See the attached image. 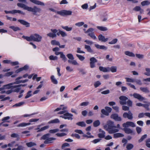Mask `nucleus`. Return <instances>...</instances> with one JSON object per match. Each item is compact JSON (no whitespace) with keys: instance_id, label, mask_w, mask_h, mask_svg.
Returning <instances> with one entry per match:
<instances>
[{"instance_id":"nucleus-54","label":"nucleus","mask_w":150,"mask_h":150,"mask_svg":"<svg viewBox=\"0 0 150 150\" xmlns=\"http://www.w3.org/2000/svg\"><path fill=\"white\" fill-rule=\"evenodd\" d=\"M94 30V29L92 28H90L88 29V30L85 32L86 33L88 34H91V32H93Z\"/></svg>"},{"instance_id":"nucleus-25","label":"nucleus","mask_w":150,"mask_h":150,"mask_svg":"<svg viewBox=\"0 0 150 150\" xmlns=\"http://www.w3.org/2000/svg\"><path fill=\"white\" fill-rule=\"evenodd\" d=\"M50 79L52 82L53 83L55 84H57L58 83V81L54 75H52L50 77Z\"/></svg>"},{"instance_id":"nucleus-28","label":"nucleus","mask_w":150,"mask_h":150,"mask_svg":"<svg viewBox=\"0 0 150 150\" xmlns=\"http://www.w3.org/2000/svg\"><path fill=\"white\" fill-rule=\"evenodd\" d=\"M124 135L121 133H116L114 134L113 137L114 138L122 137H124Z\"/></svg>"},{"instance_id":"nucleus-49","label":"nucleus","mask_w":150,"mask_h":150,"mask_svg":"<svg viewBox=\"0 0 150 150\" xmlns=\"http://www.w3.org/2000/svg\"><path fill=\"white\" fill-rule=\"evenodd\" d=\"M147 135L146 134L144 135L139 140L138 142L139 143L142 142L147 137Z\"/></svg>"},{"instance_id":"nucleus-56","label":"nucleus","mask_w":150,"mask_h":150,"mask_svg":"<svg viewBox=\"0 0 150 150\" xmlns=\"http://www.w3.org/2000/svg\"><path fill=\"white\" fill-rule=\"evenodd\" d=\"M59 33H60L62 37H65L67 35V34L65 32L61 30H59Z\"/></svg>"},{"instance_id":"nucleus-16","label":"nucleus","mask_w":150,"mask_h":150,"mask_svg":"<svg viewBox=\"0 0 150 150\" xmlns=\"http://www.w3.org/2000/svg\"><path fill=\"white\" fill-rule=\"evenodd\" d=\"M98 39L99 40L103 42H106L108 40V38H105V37L101 34H100L98 36Z\"/></svg>"},{"instance_id":"nucleus-14","label":"nucleus","mask_w":150,"mask_h":150,"mask_svg":"<svg viewBox=\"0 0 150 150\" xmlns=\"http://www.w3.org/2000/svg\"><path fill=\"white\" fill-rule=\"evenodd\" d=\"M84 48L88 52L93 54H94V50L91 48L89 45H85Z\"/></svg>"},{"instance_id":"nucleus-62","label":"nucleus","mask_w":150,"mask_h":150,"mask_svg":"<svg viewBox=\"0 0 150 150\" xmlns=\"http://www.w3.org/2000/svg\"><path fill=\"white\" fill-rule=\"evenodd\" d=\"M31 92L32 91H28L27 93V95L25 97V98L27 99L30 97L32 96Z\"/></svg>"},{"instance_id":"nucleus-45","label":"nucleus","mask_w":150,"mask_h":150,"mask_svg":"<svg viewBox=\"0 0 150 150\" xmlns=\"http://www.w3.org/2000/svg\"><path fill=\"white\" fill-rule=\"evenodd\" d=\"M145 70L146 72L144 73V74L148 76H150V69L149 68H146Z\"/></svg>"},{"instance_id":"nucleus-13","label":"nucleus","mask_w":150,"mask_h":150,"mask_svg":"<svg viewBox=\"0 0 150 150\" xmlns=\"http://www.w3.org/2000/svg\"><path fill=\"white\" fill-rule=\"evenodd\" d=\"M30 1L36 5L41 6H44L45 5V4L43 2L38 0H30Z\"/></svg>"},{"instance_id":"nucleus-58","label":"nucleus","mask_w":150,"mask_h":150,"mask_svg":"<svg viewBox=\"0 0 150 150\" xmlns=\"http://www.w3.org/2000/svg\"><path fill=\"white\" fill-rule=\"evenodd\" d=\"M76 56L81 61H83L85 59V57L81 55L76 54Z\"/></svg>"},{"instance_id":"nucleus-8","label":"nucleus","mask_w":150,"mask_h":150,"mask_svg":"<svg viewBox=\"0 0 150 150\" xmlns=\"http://www.w3.org/2000/svg\"><path fill=\"white\" fill-rule=\"evenodd\" d=\"M90 67L93 68L95 67V63L97 62V60L94 57H92L90 59Z\"/></svg>"},{"instance_id":"nucleus-36","label":"nucleus","mask_w":150,"mask_h":150,"mask_svg":"<svg viewBox=\"0 0 150 150\" xmlns=\"http://www.w3.org/2000/svg\"><path fill=\"white\" fill-rule=\"evenodd\" d=\"M62 28L66 30L67 31H71L72 29V27H69L68 26H62Z\"/></svg>"},{"instance_id":"nucleus-22","label":"nucleus","mask_w":150,"mask_h":150,"mask_svg":"<svg viewBox=\"0 0 150 150\" xmlns=\"http://www.w3.org/2000/svg\"><path fill=\"white\" fill-rule=\"evenodd\" d=\"M99 70L103 72H108L109 71V67H99Z\"/></svg>"},{"instance_id":"nucleus-27","label":"nucleus","mask_w":150,"mask_h":150,"mask_svg":"<svg viewBox=\"0 0 150 150\" xmlns=\"http://www.w3.org/2000/svg\"><path fill=\"white\" fill-rule=\"evenodd\" d=\"M125 54L127 56L131 57H134L135 54L129 51H126L125 52Z\"/></svg>"},{"instance_id":"nucleus-41","label":"nucleus","mask_w":150,"mask_h":150,"mask_svg":"<svg viewBox=\"0 0 150 150\" xmlns=\"http://www.w3.org/2000/svg\"><path fill=\"white\" fill-rule=\"evenodd\" d=\"M101 112L105 116H108L109 115L108 112L105 109H102L101 110Z\"/></svg>"},{"instance_id":"nucleus-29","label":"nucleus","mask_w":150,"mask_h":150,"mask_svg":"<svg viewBox=\"0 0 150 150\" xmlns=\"http://www.w3.org/2000/svg\"><path fill=\"white\" fill-rule=\"evenodd\" d=\"M30 123H25V122H22L19 124L17 126L18 127H23L29 125H30Z\"/></svg>"},{"instance_id":"nucleus-1","label":"nucleus","mask_w":150,"mask_h":150,"mask_svg":"<svg viewBox=\"0 0 150 150\" xmlns=\"http://www.w3.org/2000/svg\"><path fill=\"white\" fill-rule=\"evenodd\" d=\"M104 128L110 134H113L119 132V129H115V126L114 122L111 120L107 121V124L104 126Z\"/></svg>"},{"instance_id":"nucleus-37","label":"nucleus","mask_w":150,"mask_h":150,"mask_svg":"<svg viewBox=\"0 0 150 150\" xmlns=\"http://www.w3.org/2000/svg\"><path fill=\"white\" fill-rule=\"evenodd\" d=\"M28 79H25L23 80H19V81H16V82H14V84H18L20 83H25L28 81Z\"/></svg>"},{"instance_id":"nucleus-40","label":"nucleus","mask_w":150,"mask_h":150,"mask_svg":"<svg viewBox=\"0 0 150 150\" xmlns=\"http://www.w3.org/2000/svg\"><path fill=\"white\" fill-rule=\"evenodd\" d=\"M51 43L53 45H60L59 42L54 40H52Z\"/></svg>"},{"instance_id":"nucleus-35","label":"nucleus","mask_w":150,"mask_h":150,"mask_svg":"<svg viewBox=\"0 0 150 150\" xmlns=\"http://www.w3.org/2000/svg\"><path fill=\"white\" fill-rule=\"evenodd\" d=\"M97 28L98 29L102 31H105L108 30V29L106 27L103 26H97Z\"/></svg>"},{"instance_id":"nucleus-46","label":"nucleus","mask_w":150,"mask_h":150,"mask_svg":"<svg viewBox=\"0 0 150 150\" xmlns=\"http://www.w3.org/2000/svg\"><path fill=\"white\" fill-rule=\"evenodd\" d=\"M25 104L24 102H22L18 103H16L13 106V107L20 106Z\"/></svg>"},{"instance_id":"nucleus-17","label":"nucleus","mask_w":150,"mask_h":150,"mask_svg":"<svg viewBox=\"0 0 150 150\" xmlns=\"http://www.w3.org/2000/svg\"><path fill=\"white\" fill-rule=\"evenodd\" d=\"M18 21L22 24L25 25L26 27L30 26V23L27 22L23 20H18Z\"/></svg>"},{"instance_id":"nucleus-15","label":"nucleus","mask_w":150,"mask_h":150,"mask_svg":"<svg viewBox=\"0 0 150 150\" xmlns=\"http://www.w3.org/2000/svg\"><path fill=\"white\" fill-rule=\"evenodd\" d=\"M99 131L100 132L98 134V137L100 138H104L105 136V132L102 130L101 129H99Z\"/></svg>"},{"instance_id":"nucleus-47","label":"nucleus","mask_w":150,"mask_h":150,"mask_svg":"<svg viewBox=\"0 0 150 150\" xmlns=\"http://www.w3.org/2000/svg\"><path fill=\"white\" fill-rule=\"evenodd\" d=\"M88 35L93 39L95 40L97 38L96 36L94 34V33L93 32H91V34H88Z\"/></svg>"},{"instance_id":"nucleus-60","label":"nucleus","mask_w":150,"mask_h":150,"mask_svg":"<svg viewBox=\"0 0 150 150\" xmlns=\"http://www.w3.org/2000/svg\"><path fill=\"white\" fill-rule=\"evenodd\" d=\"M66 69L67 71L69 72H72L73 71V69L69 66H67L66 67Z\"/></svg>"},{"instance_id":"nucleus-10","label":"nucleus","mask_w":150,"mask_h":150,"mask_svg":"<svg viewBox=\"0 0 150 150\" xmlns=\"http://www.w3.org/2000/svg\"><path fill=\"white\" fill-rule=\"evenodd\" d=\"M123 127L125 128L131 127H134L135 126L134 123L132 122H127L125 123L122 124Z\"/></svg>"},{"instance_id":"nucleus-19","label":"nucleus","mask_w":150,"mask_h":150,"mask_svg":"<svg viewBox=\"0 0 150 150\" xmlns=\"http://www.w3.org/2000/svg\"><path fill=\"white\" fill-rule=\"evenodd\" d=\"M95 46L97 49H103L104 50H106L107 49V47L104 45H100L98 44H95Z\"/></svg>"},{"instance_id":"nucleus-23","label":"nucleus","mask_w":150,"mask_h":150,"mask_svg":"<svg viewBox=\"0 0 150 150\" xmlns=\"http://www.w3.org/2000/svg\"><path fill=\"white\" fill-rule=\"evenodd\" d=\"M14 84V83H9L8 84L6 85H4V87L5 89H9L11 88V87L12 85Z\"/></svg>"},{"instance_id":"nucleus-7","label":"nucleus","mask_w":150,"mask_h":150,"mask_svg":"<svg viewBox=\"0 0 150 150\" xmlns=\"http://www.w3.org/2000/svg\"><path fill=\"white\" fill-rule=\"evenodd\" d=\"M72 12L70 11L63 10L61 11L56 12V13L62 16L65 15H70L72 14Z\"/></svg>"},{"instance_id":"nucleus-3","label":"nucleus","mask_w":150,"mask_h":150,"mask_svg":"<svg viewBox=\"0 0 150 150\" xmlns=\"http://www.w3.org/2000/svg\"><path fill=\"white\" fill-rule=\"evenodd\" d=\"M22 38L29 42L33 41L37 42H40L42 39V36L37 33L32 35L29 37L23 35L22 36Z\"/></svg>"},{"instance_id":"nucleus-33","label":"nucleus","mask_w":150,"mask_h":150,"mask_svg":"<svg viewBox=\"0 0 150 150\" xmlns=\"http://www.w3.org/2000/svg\"><path fill=\"white\" fill-rule=\"evenodd\" d=\"M50 135L49 134H45L44 135L42 136L41 137V139H43V140H46L50 136Z\"/></svg>"},{"instance_id":"nucleus-61","label":"nucleus","mask_w":150,"mask_h":150,"mask_svg":"<svg viewBox=\"0 0 150 150\" xmlns=\"http://www.w3.org/2000/svg\"><path fill=\"white\" fill-rule=\"evenodd\" d=\"M84 23L83 22H79L75 23V25L76 26L78 27H81L84 25Z\"/></svg>"},{"instance_id":"nucleus-6","label":"nucleus","mask_w":150,"mask_h":150,"mask_svg":"<svg viewBox=\"0 0 150 150\" xmlns=\"http://www.w3.org/2000/svg\"><path fill=\"white\" fill-rule=\"evenodd\" d=\"M73 115L72 114L67 112L64 114L63 115L60 116V117L65 119H67L69 120H72L73 119Z\"/></svg>"},{"instance_id":"nucleus-64","label":"nucleus","mask_w":150,"mask_h":150,"mask_svg":"<svg viewBox=\"0 0 150 150\" xmlns=\"http://www.w3.org/2000/svg\"><path fill=\"white\" fill-rule=\"evenodd\" d=\"M23 149V147L22 146H19L17 148H13L12 150H22Z\"/></svg>"},{"instance_id":"nucleus-20","label":"nucleus","mask_w":150,"mask_h":150,"mask_svg":"<svg viewBox=\"0 0 150 150\" xmlns=\"http://www.w3.org/2000/svg\"><path fill=\"white\" fill-rule=\"evenodd\" d=\"M17 85L12 86L11 87V89L13 91V92H18L21 88L19 87H15Z\"/></svg>"},{"instance_id":"nucleus-11","label":"nucleus","mask_w":150,"mask_h":150,"mask_svg":"<svg viewBox=\"0 0 150 150\" xmlns=\"http://www.w3.org/2000/svg\"><path fill=\"white\" fill-rule=\"evenodd\" d=\"M133 96L134 98L137 99L140 101H142L145 99V98L140 95L137 93H134Z\"/></svg>"},{"instance_id":"nucleus-50","label":"nucleus","mask_w":150,"mask_h":150,"mask_svg":"<svg viewBox=\"0 0 150 150\" xmlns=\"http://www.w3.org/2000/svg\"><path fill=\"white\" fill-rule=\"evenodd\" d=\"M9 28L13 30L14 31H16L20 30V29L17 27H15L14 26H11L9 27Z\"/></svg>"},{"instance_id":"nucleus-9","label":"nucleus","mask_w":150,"mask_h":150,"mask_svg":"<svg viewBox=\"0 0 150 150\" xmlns=\"http://www.w3.org/2000/svg\"><path fill=\"white\" fill-rule=\"evenodd\" d=\"M132 113L130 111H129L128 113L125 112L123 115V117L125 118H127L129 120H131L133 118Z\"/></svg>"},{"instance_id":"nucleus-52","label":"nucleus","mask_w":150,"mask_h":150,"mask_svg":"<svg viewBox=\"0 0 150 150\" xmlns=\"http://www.w3.org/2000/svg\"><path fill=\"white\" fill-rule=\"evenodd\" d=\"M135 82H136V84L140 86H141L142 84L141 81L140 79H135Z\"/></svg>"},{"instance_id":"nucleus-59","label":"nucleus","mask_w":150,"mask_h":150,"mask_svg":"<svg viewBox=\"0 0 150 150\" xmlns=\"http://www.w3.org/2000/svg\"><path fill=\"white\" fill-rule=\"evenodd\" d=\"M134 147L133 145L131 144H128L126 146V148L127 149H130L133 148Z\"/></svg>"},{"instance_id":"nucleus-43","label":"nucleus","mask_w":150,"mask_h":150,"mask_svg":"<svg viewBox=\"0 0 150 150\" xmlns=\"http://www.w3.org/2000/svg\"><path fill=\"white\" fill-rule=\"evenodd\" d=\"M60 57L62 59V60H63L64 62H66L67 60V58L66 57L65 55L64 54L63 52L60 55Z\"/></svg>"},{"instance_id":"nucleus-26","label":"nucleus","mask_w":150,"mask_h":150,"mask_svg":"<svg viewBox=\"0 0 150 150\" xmlns=\"http://www.w3.org/2000/svg\"><path fill=\"white\" fill-rule=\"evenodd\" d=\"M123 130L125 131V133L127 134H131L133 132L132 130L131 129L127 127L123 129Z\"/></svg>"},{"instance_id":"nucleus-63","label":"nucleus","mask_w":150,"mask_h":150,"mask_svg":"<svg viewBox=\"0 0 150 150\" xmlns=\"http://www.w3.org/2000/svg\"><path fill=\"white\" fill-rule=\"evenodd\" d=\"M101 140V139H97L93 140L91 142H92L93 144H96L100 142Z\"/></svg>"},{"instance_id":"nucleus-53","label":"nucleus","mask_w":150,"mask_h":150,"mask_svg":"<svg viewBox=\"0 0 150 150\" xmlns=\"http://www.w3.org/2000/svg\"><path fill=\"white\" fill-rule=\"evenodd\" d=\"M126 81L128 82L133 83L135 82V79L132 78H126Z\"/></svg>"},{"instance_id":"nucleus-39","label":"nucleus","mask_w":150,"mask_h":150,"mask_svg":"<svg viewBox=\"0 0 150 150\" xmlns=\"http://www.w3.org/2000/svg\"><path fill=\"white\" fill-rule=\"evenodd\" d=\"M36 144L35 143L31 142H28L26 143V145L28 147H31L33 146H36Z\"/></svg>"},{"instance_id":"nucleus-38","label":"nucleus","mask_w":150,"mask_h":150,"mask_svg":"<svg viewBox=\"0 0 150 150\" xmlns=\"http://www.w3.org/2000/svg\"><path fill=\"white\" fill-rule=\"evenodd\" d=\"M59 122V120L58 119H55L53 120H51L49 121L48 122L49 124L57 123Z\"/></svg>"},{"instance_id":"nucleus-42","label":"nucleus","mask_w":150,"mask_h":150,"mask_svg":"<svg viewBox=\"0 0 150 150\" xmlns=\"http://www.w3.org/2000/svg\"><path fill=\"white\" fill-rule=\"evenodd\" d=\"M60 57L62 59V60H63L64 62H66L67 60V58L66 57L65 55L64 54L63 52L60 55Z\"/></svg>"},{"instance_id":"nucleus-31","label":"nucleus","mask_w":150,"mask_h":150,"mask_svg":"<svg viewBox=\"0 0 150 150\" xmlns=\"http://www.w3.org/2000/svg\"><path fill=\"white\" fill-rule=\"evenodd\" d=\"M76 125L81 127H85L86 126V124L85 122L83 121L78 122L76 123Z\"/></svg>"},{"instance_id":"nucleus-4","label":"nucleus","mask_w":150,"mask_h":150,"mask_svg":"<svg viewBox=\"0 0 150 150\" xmlns=\"http://www.w3.org/2000/svg\"><path fill=\"white\" fill-rule=\"evenodd\" d=\"M119 99L120 100V103L122 105H125L126 104L127 105L130 107H132V101L130 100H128V98L124 96H121L119 97Z\"/></svg>"},{"instance_id":"nucleus-55","label":"nucleus","mask_w":150,"mask_h":150,"mask_svg":"<svg viewBox=\"0 0 150 150\" xmlns=\"http://www.w3.org/2000/svg\"><path fill=\"white\" fill-rule=\"evenodd\" d=\"M47 35L50 37L53 38L56 37V34H53L52 33H50L47 34Z\"/></svg>"},{"instance_id":"nucleus-18","label":"nucleus","mask_w":150,"mask_h":150,"mask_svg":"<svg viewBox=\"0 0 150 150\" xmlns=\"http://www.w3.org/2000/svg\"><path fill=\"white\" fill-rule=\"evenodd\" d=\"M56 139L53 137L48 138L44 142L45 144H48L52 143V141L55 140Z\"/></svg>"},{"instance_id":"nucleus-44","label":"nucleus","mask_w":150,"mask_h":150,"mask_svg":"<svg viewBox=\"0 0 150 150\" xmlns=\"http://www.w3.org/2000/svg\"><path fill=\"white\" fill-rule=\"evenodd\" d=\"M49 127V126H45L41 128L40 129H39V130H38L37 131V132H40L44 130H46L47 129H48Z\"/></svg>"},{"instance_id":"nucleus-21","label":"nucleus","mask_w":150,"mask_h":150,"mask_svg":"<svg viewBox=\"0 0 150 150\" xmlns=\"http://www.w3.org/2000/svg\"><path fill=\"white\" fill-rule=\"evenodd\" d=\"M140 89L141 91L144 93H149L150 92L149 90L147 87H141L140 88Z\"/></svg>"},{"instance_id":"nucleus-34","label":"nucleus","mask_w":150,"mask_h":150,"mask_svg":"<svg viewBox=\"0 0 150 150\" xmlns=\"http://www.w3.org/2000/svg\"><path fill=\"white\" fill-rule=\"evenodd\" d=\"M100 124V122L99 120H97L94 122H93V126L94 127H96L99 126Z\"/></svg>"},{"instance_id":"nucleus-48","label":"nucleus","mask_w":150,"mask_h":150,"mask_svg":"<svg viewBox=\"0 0 150 150\" xmlns=\"http://www.w3.org/2000/svg\"><path fill=\"white\" fill-rule=\"evenodd\" d=\"M49 58L50 60H57L58 59V57L57 56H54L52 55L50 56L49 57Z\"/></svg>"},{"instance_id":"nucleus-30","label":"nucleus","mask_w":150,"mask_h":150,"mask_svg":"<svg viewBox=\"0 0 150 150\" xmlns=\"http://www.w3.org/2000/svg\"><path fill=\"white\" fill-rule=\"evenodd\" d=\"M117 67L116 66H112L111 67H109V71H111L112 72H116L117 71Z\"/></svg>"},{"instance_id":"nucleus-24","label":"nucleus","mask_w":150,"mask_h":150,"mask_svg":"<svg viewBox=\"0 0 150 150\" xmlns=\"http://www.w3.org/2000/svg\"><path fill=\"white\" fill-rule=\"evenodd\" d=\"M64 106V105H61L60 107L58 108H56L54 110V111L56 112L60 110H65L67 108V107L66 106H64L62 108V107L63 106Z\"/></svg>"},{"instance_id":"nucleus-2","label":"nucleus","mask_w":150,"mask_h":150,"mask_svg":"<svg viewBox=\"0 0 150 150\" xmlns=\"http://www.w3.org/2000/svg\"><path fill=\"white\" fill-rule=\"evenodd\" d=\"M17 5L19 7L23 8L24 9L27 10L28 11L33 13L34 14L37 13H40L41 11L40 8L36 6H34L33 7H29L24 4L20 3H18Z\"/></svg>"},{"instance_id":"nucleus-51","label":"nucleus","mask_w":150,"mask_h":150,"mask_svg":"<svg viewBox=\"0 0 150 150\" xmlns=\"http://www.w3.org/2000/svg\"><path fill=\"white\" fill-rule=\"evenodd\" d=\"M150 4V3L148 1H143L141 3V4L142 6H144L145 5H148Z\"/></svg>"},{"instance_id":"nucleus-12","label":"nucleus","mask_w":150,"mask_h":150,"mask_svg":"<svg viewBox=\"0 0 150 150\" xmlns=\"http://www.w3.org/2000/svg\"><path fill=\"white\" fill-rule=\"evenodd\" d=\"M110 117L111 118L114 119L116 121H121V118L119 117L118 115L116 114H114L112 115Z\"/></svg>"},{"instance_id":"nucleus-32","label":"nucleus","mask_w":150,"mask_h":150,"mask_svg":"<svg viewBox=\"0 0 150 150\" xmlns=\"http://www.w3.org/2000/svg\"><path fill=\"white\" fill-rule=\"evenodd\" d=\"M13 14L15 13H18L22 14L23 15L25 14L24 13L23 11H21L19 10H12Z\"/></svg>"},{"instance_id":"nucleus-5","label":"nucleus","mask_w":150,"mask_h":150,"mask_svg":"<svg viewBox=\"0 0 150 150\" xmlns=\"http://www.w3.org/2000/svg\"><path fill=\"white\" fill-rule=\"evenodd\" d=\"M67 57L69 59L68 60V62L69 63L71 64L74 65H79V64L77 62V61L74 60V58L71 54H68L67 55Z\"/></svg>"},{"instance_id":"nucleus-57","label":"nucleus","mask_w":150,"mask_h":150,"mask_svg":"<svg viewBox=\"0 0 150 150\" xmlns=\"http://www.w3.org/2000/svg\"><path fill=\"white\" fill-rule=\"evenodd\" d=\"M59 129H51L50 130L49 132L50 133H54L58 131H59Z\"/></svg>"}]
</instances>
